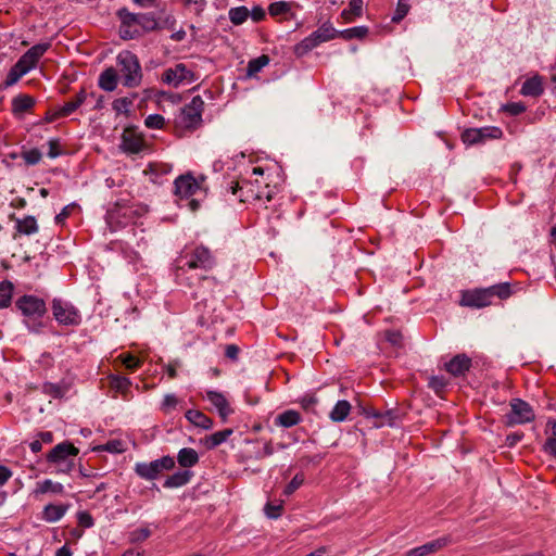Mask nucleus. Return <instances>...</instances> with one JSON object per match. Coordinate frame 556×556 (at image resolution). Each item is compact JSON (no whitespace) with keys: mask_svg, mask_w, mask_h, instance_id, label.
Returning a JSON list of instances; mask_svg holds the SVG:
<instances>
[{"mask_svg":"<svg viewBox=\"0 0 556 556\" xmlns=\"http://www.w3.org/2000/svg\"><path fill=\"white\" fill-rule=\"evenodd\" d=\"M35 105V99L28 94H20L12 100V112L22 115Z\"/></svg>","mask_w":556,"mask_h":556,"instance_id":"nucleus-23","label":"nucleus"},{"mask_svg":"<svg viewBox=\"0 0 556 556\" xmlns=\"http://www.w3.org/2000/svg\"><path fill=\"white\" fill-rule=\"evenodd\" d=\"M17 232L26 236L34 235L38 232V225L37 220L34 216H26L23 219H16V226H15Z\"/></svg>","mask_w":556,"mask_h":556,"instance_id":"nucleus-29","label":"nucleus"},{"mask_svg":"<svg viewBox=\"0 0 556 556\" xmlns=\"http://www.w3.org/2000/svg\"><path fill=\"white\" fill-rule=\"evenodd\" d=\"M471 367V359L466 354H457L445 364V369L457 377L465 375Z\"/></svg>","mask_w":556,"mask_h":556,"instance_id":"nucleus-17","label":"nucleus"},{"mask_svg":"<svg viewBox=\"0 0 556 556\" xmlns=\"http://www.w3.org/2000/svg\"><path fill=\"white\" fill-rule=\"evenodd\" d=\"M206 400L216 408L223 421L233 413L225 395L217 391H206Z\"/></svg>","mask_w":556,"mask_h":556,"instance_id":"nucleus-16","label":"nucleus"},{"mask_svg":"<svg viewBox=\"0 0 556 556\" xmlns=\"http://www.w3.org/2000/svg\"><path fill=\"white\" fill-rule=\"evenodd\" d=\"M363 0H350L349 7L342 11L341 16L345 22L350 23L354 17H358L363 14Z\"/></svg>","mask_w":556,"mask_h":556,"instance_id":"nucleus-31","label":"nucleus"},{"mask_svg":"<svg viewBox=\"0 0 556 556\" xmlns=\"http://www.w3.org/2000/svg\"><path fill=\"white\" fill-rule=\"evenodd\" d=\"M301 421V414L294 409L285 410L275 418V425L282 428H291L299 425Z\"/></svg>","mask_w":556,"mask_h":556,"instance_id":"nucleus-19","label":"nucleus"},{"mask_svg":"<svg viewBox=\"0 0 556 556\" xmlns=\"http://www.w3.org/2000/svg\"><path fill=\"white\" fill-rule=\"evenodd\" d=\"M132 102L128 98H119L114 100L113 110L117 113H128Z\"/></svg>","mask_w":556,"mask_h":556,"instance_id":"nucleus-49","label":"nucleus"},{"mask_svg":"<svg viewBox=\"0 0 556 556\" xmlns=\"http://www.w3.org/2000/svg\"><path fill=\"white\" fill-rule=\"evenodd\" d=\"M216 264L215 257L203 245H198L192 249H185L180 255L176 260V278L178 280L182 279V276L187 273V270H210Z\"/></svg>","mask_w":556,"mask_h":556,"instance_id":"nucleus-1","label":"nucleus"},{"mask_svg":"<svg viewBox=\"0 0 556 556\" xmlns=\"http://www.w3.org/2000/svg\"><path fill=\"white\" fill-rule=\"evenodd\" d=\"M232 433V429H224L222 431L214 432L204 438V445L208 450L215 448L224 443Z\"/></svg>","mask_w":556,"mask_h":556,"instance_id":"nucleus-27","label":"nucleus"},{"mask_svg":"<svg viewBox=\"0 0 556 556\" xmlns=\"http://www.w3.org/2000/svg\"><path fill=\"white\" fill-rule=\"evenodd\" d=\"M313 35L320 43H323L338 37V30H336L330 23H325L318 29L313 31Z\"/></svg>","mask_w":556,"mask_h":556,"instance_id":"nucleus-34","label":"nucleus"},{"mask_svg":"<svg viewBox=\"0 0 556 556\" xmlns=\"http://www.w3.org/2000/svg\"><path fill=\"white\" fill-rule=\"evenodd\" d=\"M195 80L194 73L184 63H177L173 67L166 68L162 75V81L174 88L179 87L184 83L190 84Z\"/></svg>","mask_w":556,"mask_h":556,"instance_id":"nucleus-9","label":"nucleus"},{"mask_svg":"<svg viewBox=\"0 0 556 556\" xmlns=\"http://www.w3.org/2000/svg\"><path fill=\"white\" fill-rule=\"evenodd\" d=\"M175 460L170 456H163L150 463H137L135 466L136 473L146 480L156 479L163 470L174 468Z\"/></svg>","mask_w":556,"mask_h":556,"instance_id":"nucleus-6","label":"nucleus"},{"mask_svg":"<svg viewBox=\"0 0 556 556\" xmlns=\"http://www.w3.org/2000/svg\"><path fill=\"white\" fill-rule=\"evenodd\" d=\"M350 412L351 404L345 400H341L337 402V404L330 412L329 417L334 422H341L346 419Z\"/></svg>","mask_w":556,"mask_h":556,"instance_id":"nucleus-28","label":"nucleus"},{"mask_svg":"<svg viewBox=\"0 0 556 556\" xmlns=\"http://www.w3.org/2000/svg\"><path fill=\"white\" fill-rule=\"evenodd\" d=\"M460 304L468 307H484L491 303L488 293L483 289H476L473 291H467L463 294Z\"/></svg>","mask_w":556,"mask_h":556,"instance_id":"nucleus-15","label":"nucleus"},{"mask_svg":"<svg viewBox=\"0 0 556 556\" xmlns=\"http://www.w3.org/2000/svg\"><path fill=\"white\" fill-rule=\"evenodd\" d=\"M77 109H78V106L75 104V102L70 100L66 103H64V105L62 108H60L58 111H55V115L68 116Z\"/></svg>","mask_w":556,"mask_h":556,"instance_id":"nucleus-58","label":"nucleus"},{"mask_svg":"<svg viewBox=\"0 0 556 556\" xmlns=\"http://www.w3.org/2000/svg\"><path fill=\"white\" fill-rule=\"evenodd\" d=\"M544 451L556 458V438L551 437L546 440L544 446Z\"/></svg>","mask_w":556,"mask_h":556,"instance_id":"nucleus-64","label":"nucleus"},{"mask_svg":"<svg viewBox=\"0 0 556 556\" xmlns=\"http://www.w3.org/2000/svg\"><path fill=\"white\" fill-rule=\"evenodd\" d=\"M200 188V182L191 174L181 175L175 180V194L181 199H189Z\"/></svg>","mask_w":556,"mask_h":556,"instance_id":"nucleus-13","label":"nucleus"},{"mask_svg":"<svg viewBox=\"0 0 556 556\" xmlns=\"http://www.w3.org/2000/svg\"><path fill=\"white\" fill-rule=\"evenodd\" d=\"M496 288V298L501 300L508 299L511 295L510 285L508 282L497 283Z\"/></svg>","mask_w":556,"mask_h":556,"instance_id":"nucleus-53","label":"nucleus"},{"mask_svg":"<svg viewBox=\"0 0 556 556\" xmlns=\"http://www.w3.org/2000/svg\"><path fill=\"white\" fill-rule=\"evenodd\" d=\"M368 415H370L377 419V421H376L377 427H384V426L394 427L397 424V418H399L397 414L392 409L386 410L383 413H380L377 410H371L370 413H368Z\"/></svg>","mask_w":556,"mask_h":556,"instance_id":"nucleus-25","label":"nucleus"},{"mask_svg":"<svg viewBox=\"0 0 556 556\" xmlns=\"http://www.w3.org/2000/svg\"><path fill=\"white\" fill-rule=\"evenodd\" d=\"M102 450L110 452V453H122L124 451L123 444L121 441H109L104 446H102Z\"/></svg>","mask_w":556,"mask_h":556,"instance_id":"nucleus-59","label":"nucleus"},{"mask_svg":"<svg viewBox=\"0 0 556 556\" xmlns=\"http://www.w3.org/2000/svg\"><path fill=\"white\" fill-rule=\"evenodd\" d=\"M26 74H27V72L16 62L10 68V71L5 77V80L3 83L4 87L8 88V87L15 85L21 79V77H23Z\"/></svg>","mask_w":556,"mask_h":556,"instance_id":"nucleus-39","label":"nucleus"},{"mask_svg":"<svg viewBox=\"0 0 556 556\" xmlns=\"http://www.w3.org/2000/svg\"><path fill=\"white\" fill-rule=\"evenodd\" d=\"M43 391L46 394L53 396L54 399L62 397L64 392L63 389L54 383H47L43 386Z\"/></svg>","mask_w":556,"mask_h":556,"instance_id":"nucleus-56","label":"nucleus"},{"mask_svg":"<svg viewBox=\"0 0 556 556\" xmlns=\"http://www.w3.org/2000/svg\"><path fill=\"white\" fill-rule=\"evenodd\" d=\"M118 15L122 20V25L127 27L137 26L138 24V13H131L126 9H123L118 12Z\"/></svg>","mask_w":556,"mask_h":556,"instance_id":"nucleus-44","label":"nucleus"},{"mask_svg":"<svg viewBox=\"0 0 556 556\" xmlns=\"http://www.w3.org/2000/svg\"><path fill=\"white\" fill-rule=\"evenodd\" d=\"M78 523L85 528H90L93 526V518L87 511H81L78 514Z\"/></svg>","mask_w":556,"mask_h":556,"instance_id":"nucleus-61","label":"nucleus"},{"mask_svg":"<svg viewBox=\"0 0 556 556\" xmlns=\"http://www.w3.org/2000/svg\"><path fill=\"white\" fill-rule=\"evenodd\" d=\"M111 388L116 392H119L124 399L128 397L130 392L131 381L127 377L113 376L110 381Z\"/></svg>","mask_w":556,"mask_h":556,"instance_id":"nucleus-32","label":"nucleus"},{"mask_svg":"<svg viewBox=\"0 0 556 556\" xmlns=\"http://www.w3.org/2000/svg\"><path fill=\"white\" fill-rule=\"evenodd\" d=\"M446 383V379L443 376H433L429 379V388H431L437 394L444 390Z\"/></svg>","mask_w":556,"mask_h":556,"instance_id":"nucleus-47","label":"nucleus"},{"mask_svg":"<svg viewBox=\"0 0 556 556\" xmlns=\"http://www.w3.org/2000/svg\"><path fill=\"white\" fill-rule=\"evenodd\" d=\"M16 307L26 317L25 325L30 331L38 332L41 323H36L47 312L46 303L43 300L35 295H23L16 303Z\"/></svg>","mask_w":556,"mask_h":556,"instance_id":"nucleus-2","label":"nucleus"},{"mask_svg":"<svg viewBox=\"0 0 556 556\" xmlns=\"http://www.w3.org/2000/svg\"><path fill=\"white\" fill-rule=\"evenodd\" d=\"M544 92L543 80L539 75L528 78L520 90V93L526 97H540Z\"/></svg>","mask_w":556,"mask_h":556,"instance_id":"nucleus-18","label":"nucleus"},{"mask_svg":"<svg viewBox=\"0 0 556 556\" xmlns=\"http://www.w3.org/2000/svg\"><path fill=\"white\" fill-rule=\"evenodd\" d=\"M177 462L184 468L193 467L199 462V454L194 448L184 447L177 454Z\"/></svg>","mask_w":556,"mask_h":556,"instance_id":"nucleus-24","label":"nucleus"},{"mask_svg":"<svg viewBox=\"0 0 556 556\" xmlns=\"http://www.w3.org/2000/svg\"><path fill=\"white\" fill-rule=\"evenodd\" d=\"M203 109L204 101L202 98L200 96L193 97L191 101L181 109L176 119L177 125L187 130L197 129L202 124Z\"/></svg>","mask_w":556,"mask_h":556,"instance_id":"nucleus-4","label":"nucleus"},{"mask_svg":"<svg viewBox=\"0 0 556 556\" xmlns=\"http://www.w3.org/2000/svg\"><path fill=\"white\" fill-rule=\"evenodd\" d=\"M22 156L27 165H36L41 160V152L38 149H31L23 152Z\"/></svg>","mask_w":556,"mask_h":556,"instance_id":"nucleus-48","label":"nucleus"},{"mask_svg":"<svg viewBox=\"0 0 556 556\" xmlns=\"http://www.w3.org/2000/svg\"><path fill=\"white\" fill-rule=\"evenodd\" d=\"M134 218V211L125 205L115 204L108 210L105 220L111 231H117L129 225Z\"/></svg>","mask_w":556,"mask_h":556,"instance_id":"nucleus-10","label":"nucleus"},{"mask_svg":"<svg viewBox=\"0 0 556 556\" xmlns=\"http://www.w3.org/2000/svg\"><path fill=\"white\" fill-rule=\"evenodd\" d=\"M368 34V28L366 26H355L352 28H348L341 31H338V37H342L343 39H352V38H364Z\"/></svg>","mask_w":556,"mask_h":556,"instance_id":"nucleus-41","label":"nucleus"},{"mask_svg":"<svg viewBox=\"0 0 556 556\" xmlns=\"http://www.w3.org/2000/svg\"><path fill=\"white\" fill-rule=\"evenodd\" d=\"M409 0H399L394 15L392 16L393 23L401 22L409 12Z\"/></svg>","mask_w":556,"mask_h":556,"instance_id":"nucleus-43","label":"nucleus"},{"mask_svg":"<svg viewBox=\"0 0 556 556\" xmlns=\"http://www.w3.org/2000/svg\"><path fill=\"white\" fill-rule=\"evenodd\" d=\"M320 42L316 39V37L313 35V33L305 37L303 40H301L299 43L294 47V53L298 56H303L316 47H318Z\"/></svg>","mask_w":556,"mask_h":556,"instance_id":"nucleus-30","label":"nucleus"},{"mask_svg":"<svg viewBox=\"0 0 556 556\" xmlns=\"http://www.w3.org/2000/svg\"><path fill=\"white\" fill-rule=\"evenodd\" d=\"M502 135V129L495 126L469 128L463 131L462 140L466 144H476L485 142L489 139H498Z\"/></svg>","mask_w":556,"mask_h":556,"instance_id":"nucleus-11","label":"nucleus"},{"mask_svg":"<svg viewBox=\"0 0 556 556\" xmlns=\"http://www.w3.org/2000/svg\"><path fill=\"white\" fill-rule=\"evenodd\" d=\"M503 110L513 116H517L526 111V105L521 102H511L504 105Z\"/></svg>","mask_w":556,"mask_h":556,"instance_id":"nucleus-51","label":"nucleus"},{"mask_svg":"<svg viewBox=\"0 0 556 556\" xmlns=\"http://www.w3.org/2000/svg\"><path fill=\"white\" fill-rule=\"evenodd\" d=\"M79 450L70 442H62L55 445L47 455L49 463L56 464L59 471L70 472L73 468V463L67 462L68 457H75Z\"/></svg>","mask_w":556,"mask_h":556,"instance_id":"nucleus-5","label":"nucleus"},{"mask_svg":"<svg viewBox=\"0 0 556 556\" xmlns=\"http://www.w3.org/2000/svg\"><path fill=\"white\" fill-rule=\"evenodd\" d=\"M119 35L123 39H132L139 35V31L137 29L131 30V27H127L122 25L119 28Z\"/></svg>","mask_w":556,"mask_h":556,"instance_id":"nucleus-63","label":"nucleus"},{"mask_svg":"<svg viewBox=\"0 0 556 556\" xmlns=\"http://www.w3.org/2000/svg\"><path fill=\"white\" fill-rule=\"evenodd\" d=\"M281 511H282L281 504L274 505V504L267 503L265 506V514L270 519H277L278 517H280Z\"/></svg>","mask_w":556,"mask_h":556,"instance_id":"nucleus-55","label":"nucleus"},{"mask_svg":"<svg viewBox=\"0 0 556 556\" xmlns=\"http://www.w3.org/2000/svg\"><path fill=\"white\" fill-rule=\"evenodd\" d=\"M137 24L146 31H152L160 27V23L156 21L153 13H138Z\"/></svg>","mask_w":556,"mask_h":556,"instance_id":"nucleus-37","label":"nucleus"},{"mask_svg":"<svg viewBox=\"0 0 556 556\" xmlns=\"http://www.w3.org/2000/svg\"><path fill=\"white\" fill-rule=\"evenodd\" d=\"M185 417L189 422L202 429H211L213 420L198 409H189L186 412Z\"/></svg>","mask_w":556,"mask_h":556,"instance_id":"nucleus-20","label":"nucleus"},{"mask_svg":"<svg viewBox=\"0 0 556 556\" xmlns=\"http://www.w3.org/2000/svg\"><path fill=\"white\" fill-rule=\"evenodd\" d=\"M48 147H49L48 156L50 159H55L59 155H61L62 151H61V148H60L59 139H50L48 141Z\"/></svg>","mask_w":556,"mask_h":556,"instance_id":"nucleus-57","label":"nucleus"},{"mask_svg":"<svg viewBox=\"0 0 556 556\" xmlns=\"http://www.w3.org/2000/svg\"><path fill=\"white\" fill-rule=\"evenodd\" d=\"M143 140L135 136H123V149L129 153H139L143 149Z\"/></svg>","mask_w":556,"mask_h":556,"instance_id":"nucleus-36","label":"nucleus"},{"mask_svg":"<svg viewBox=\"0 0 556 556\" xmlns=\"http://www.w3.org/2000/svg\"><path fill=\"white\" fill-rule=\"evenodd\" d=\"M96 96V93L93 92H90V93H87L85 89H81L76 96L74 99H72V101L75 102V104L79 108L83 103H85L88 98H93Z\"/></svg>","mask_w":556,"mask_h":556,"instance_id":"nucleus-60","label":"nucleus"},{"mask_svg":"<svg viewBox=\"0 0 556 556\" xmlns=\"http://www.w3.org/2000/svg\"><path fill=\"white\" fill-rule=\"evenodd\" d=\"M52 312L56 321L63 326H77L81 321V316L78 309L62 300H53Z\"/></svg>","mask_w":556,"mask_h":556,"instance_id":"nucleus-7","label":"nucleus"},{"mask_svg":"<svg viewBox=\"0 0 556 556\" xmlns=\"http://www.w3.org/2000/svg\"><path fill=\"white\" fill-rule=\"evenodd\" d=\"M265 10L260 5L253 7V9L250 11V16L254 22H261L265 18Z\"/></svg>","mask_w":556,"mask_h":556,"instance_id":"nucleus-62","label":"nucleus"},{"mask_svg":"<svg viewBox=\"0 0 556 556\" xmlns=\"http://www.w3.org/2000/svg\"><path fill=\"white\" fill-rule=\"evenodd\" d=\"M121 359L123 365L130 370L137 369L141 364L139 358L130 354L121 355Z\"/></svg>","mask_w":556,"mask_h":556,"instance_id":"nucleus-52","label":"nucleus"},{"mask_svg":"<svg viewBox=\"0 0 556 556\" xmlns=\"http://www.w3.org/2000/svg\"><path fill=\"white\" fill-rule=\"evenodd\" d=\"M165 124V119L160 114H151L147 116L144 125L151 129H161Z\"/></svg>","mask_w":556,"mask_h":556,"instance_id":"nucleus-46","label":"nucleus"},{"mask_svg":"<svg viewBox=\"0 0 556 556\" xmlns=\"http://www.w3.org/2000/svg\"><path fill=\"white\" fill-rule=\"evenodd\" d=\"M291 11V4L286 1H276L269 4L268 12L271 16L287 14Z\"/></svg>","mask_w":556,"mask_h":556,"instance_id":"nucleus-42","label":"nucleus"},{"mask_svg":"<svg viewBox=\"0 0 556 556\" xmlns=\"http://www.w3.org/2000/svg\"><path fill=\"white\" fill-rule=\"evenodd\" d=\"M509 405L510 412L506 415V425H521L534 419V412L526 401L521 399H513Z\"/></svg>","mask_w":556,"mask_h":556,"instance_id":"nucleus-8","label":"nucleus"},{"mask_svg":"<svg viewBox=\"0 0 556 556\" xmlns=\"http://www.w3.org/2000/svg\"><path fill=\"white\" fill-rule=\"evenodd\" d=\"M269 63V56L262 54L258 58L252 59L248 63L247 73L249 76H254L261 72Z\"/></svg>","mask_w":556,"mask_h":556,"instance_id":"nucleus-40","label":"nucleus"},{"mask_svg":"<svg viewBox=\"0 0 556 556\" xmlns=\"http://www.w3.org/2000/svg\"><path fill=\"white\" fill-rule=\"evenodd\" d=\"M99 87L105 91H113L117 87V72L113 67L104 70L99 77Z\"/></svg>","mask_w":556,"mask_h":556,"instance_id":"nucleus-21","label":"nucleus"},{"mask_svg":"<svg viewBox=\"0 0 556 556\" xmlns=\"http://www.w3.org/2000/svg\"><path fill=\"white\" fill-rule=\"evenodd\" d=\"M304 482V475L296 473L292 480L288 483V485L283 490V494L289 496L294 493Z\"/></svg>","mask_w":556,"mask_h":556,"instance_id":"nucleus-45","label":"nucleus"},{"mask_svg":"<svg viewBox=\"0 0 556 556\" xmlns=\"http://www.w3.org/2000/svg\"><path fill=\"white\" fill-rule=\"evenodd\" d=\"M13 289V283L9 280L0 282V308H5L11 305Z\"/></svg>","mask_w":556,"mask_h":556,"instance_id":"nucleus-35","label":"nucleus"},{"mask_svg":"<svg viewBox=\"0 0 556 556\" xmlns=\"http://www.w3.org/2000/svg\"><path fill=\"white\" fill-rule=\"evenodd\" d=\"M67 506L49 504L43 508L42 519L48 522L59 521L66 513Z\"/></svg>","mask_w":556,"mask_h":556,"instance_id":"nucleus-26","label":"nucleus"},{"mask_svg":"<svg viewBox=\"0 0 556 556\" xmlns=\"http://www.w3.org/2000/svg\"><path fill=\"white\" fill-rule=\"evenodd\" d=\"M64 491L63 484L46 479L37 483L35 494H45L48 492L61 494Z\"/></svg>","mask_w":556,"mask_h":556,"instance_id":"nucleus-33","label":"nucleus"},{"mask_svg":"<svg viewBox=\"0 0 556 556\" xmlns=\"http://www.w3.org/2000/svg\"><path fill=\"white\" fill-rule=\"evenodd\" d=\"M50 48L49 42L37 43L28 49L17 61V63L28 73L36 67L40 58Z\"/></svg>","mask_w":556,"mask_h":556,"instance_id":"nucleus-12","label":"nucleus"},{"mask_svg":"<svg viewBox=\"0 0 556 556\" xmlns=\"http://www.w3.org/2000/svg\"><path fill=\"white\" fill-rule=\"evenodd\" d=\"M151 535V531L148 528L136 529L130 532L129 540L130 542H142L147 540Z\"/></svg>","mask_w":556,"mask_h":556,"instance_id":"nucleus-50","label":"nucleus"},{"mask_svg":"<svg viewBox=\"0 0 556 556\" xmlns=\"http://www.w3.org/2000/svg\"><path fill=\"white\" fill-rule=\"evenodd\" d=\"M177 404L178 399L174 394H166L162 402V410L168 413L170 409L175 408Z\"/></svg>","mask_w":556,"mask_h":556,"instance_id":"nucleus-54","label":"nucleus"},{"mask_svg":"<svg viewBox=\"0 0 556 556\" xmlns=\"http://www.w3.org/2000/svg\"><path fill=\"white\" fill-rule=\"evenodd\" d=\"M116 62L123 77V85L128 88L138 87L142 80V71L137 55L130 51H122Z\"/></svg>","mask_w":556,"mask_h":556,"instance_id":"nucleus-3","label":"nucleus"},{"mask_svg":"<svg viewBox=\"0 0 556 556\" xmlns=\"http://www.w3.org/2000/svg\"><path fill=\"white\" fill-rule=\"evenodd\" d=\"M229 20L233 25L243 24L248 17L250 16V11L247 7H236L231 8L228 12Z\"/></svg>","mask_w":556,"mask_h":556,"instance_id":"nucleus-38","label":"nucleus"},{"mask_svg":"<svg viewBox=\"0 0 556 556\" xmlns=\"http://www.w3.org/2000/svg\"><path fill=\"white\" fill-rule=\"evenodd\" d=\"M450 543L448 536L439 538L406 552L405 556H428L442 549Z\"/></svg>","mask_w":556,"mask_h":556,"instance_id":"nucleus-14","label":"nucleus"},{"mask_svg":"<svg viewBox=\"0 0 556 556\" xmlns=\"http://www.w3.org/2000/svg\"><path fill=\"white\" fill-rule=\"evenodd\" d=\"M192 477V472L189 470L177 471L169 476L165 481L163 486L166 489H175L180 488L189 483Z\"/></svg>","mask_w":556,"mask_h":556,"instance_id":"nucleus-22","label":"nucleus"}]
</instances>
